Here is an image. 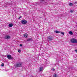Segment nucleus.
<instances>
[{
  "label": "nucleus",
  "instance_id": "f03ea898",
  "mask_svg": "<svg viewBox=\"0 0 77 77\" xmlns=\"http://www.w3.org/2000/svg\"><path fill=\"white\" fill-rule=\"evenodd\" d=\"M71 42H72V43H73V44H77V39L75 38H72L71 40Z\"/></svg>",
  "mask_w": 77,
  "mask_h": 77
},
{
  "label": "nucleus",
  "instance_id": "20e7f679",
  "mask_svg": "<svg viewBox=\"0 0 77 77\" xmlns=\"http://www.w3.org/2000/svg\"><path fill=\"white\" fill-rule=\"evenodd\" d=\"M47 40L49 42L50 41H52L53 40V36H49L48 37Z\"/></svg>",
  "mask_w": 77,
  "mask_h": 77
},
{
  "label": "nucleus",
  "instance_id": "4468645a",
  "mask_svg": "<svg viewBox=\"0 0 77 77\" xmlns=\"http://www.w3.org/2000/svg\"><path fill=\"white\" fill-rule=\"evenodd\" d=\"M69 34L70 35H73V33H72V31H69Z\"/></svg>",
  "mask_w": 77,
  "mask_h": 77
},
{
  "label": "nucleus",
  "instance_id": "f8f14e48",
  "mask_svg": "<svg viewBox=\"0 0 77 77\" xmlns=\"http://www.w3.org/2000/svg\"><path fill=\"white\" fill-rule=\"evenodd\" d=\"M32 38H29L27 39V41H32Z\"/></svg>",
  "mask_w": 77,
  "mask_h": 77
},
{
  "label": "nucleus",
  "instance_id": "412c9836",
  "mask_svg": "<svg viewBox=\"0 0 77 77\" xmlns=\"http://www.w3.org/2000/svg\"><path fill=\"white\" fill-rule=\"evenodd\" d=\"M22 16H20V17H19L18 19H20V18H22Z\"/></svg>",
  "mask_w": 77,
  "mask_h": 77
},
{
  "label": "nucleus",
  "instance_id": "0eeeda50",
  "mask_svg": "<svg viewBox=\"0 0 77 77\" xmlns=\"http://www.w3.org/2000/svg\"><path fill=\"white\" fill-rule=\"evenodd\" d=\"M10 38H11V37L10 36L7 35H5V36L4 38L6 39H10Z\"/></svg>",
  "mask_w": 77,
  "mask_h": 77
},
{
  "label": "nucleus",
  "instance_id": "f3484780",
  "mask_svg": "<svg viewBox=\"0 0 77 77\" xmlns=\"http://www.w3.org/2000/svg\"><path fill=\"white\" fill-rule=\"evenodd\" d=\"M54 77H57V75L56 74H55L53 76Z\"/></svg>",
  "mask_w": 77,
  "mask_h": 77
},
{
  "label": "nucleus",
  "instance_id": "9b49d317",
  "mask_svg": "<svg viewBox=\"0 0 77 77\" xmlns=\"http://www.w3.org/2000/svg\"><path fill=\"white\" fill-rule=\"evenodd\" d=\"M70 12L71 13H73V12H75V10H70Z\"/></svg>",
  "mask_w": 77,
  "mask_h": 77
},
{
  "label": "nucleus",
  "instance_id": "dca6fc26",
  "mask_svg": "<svg viewBox=\"0 0 77 77\" xmlns=\"http://www.w3.org/2000/svg\"><path fill=\"white\" fill-rule=\"evenodd\" d=\"M69 5L70 6H72V5H73V4L72 3H70L69 4Z\"/></svg>",
  "mask_w": 77,
  "mask_h": 77
},
{
  "label": "nucleus",
  "instance_id": "aec40b11",
  "mask_svg": "<svg viewBox=\"0 0 77 77\" xmlns=\"http://www.w3.org/2000/svg\"><path fill=\"white\" fill-rule=\"evenodd\" d=\"M61 34H62V35H64V32H61Z\"/></svg>",
  "mask_w": 77,
  "mask_h": 77
},
{
  "label": "nucleus",
  "instance_id": "6ab92c4d",
  "mask_svg": "<svg viewBox=\"0 0 77 77\" xmlns=\"http://www.w3.org/2000/svg\"><path fill=\"white\" fill-rule=\"evenodd\" d=\"M4 63H2L1 65L2 66H4Z\"/></svg>",
  "mask_w": 77,
  "mask_h": 77
},
{
  "label": "nucleus",
  "instance_id": "f257e3e1",
  "mask_svg": "<svg viewBox=\"0 0 77 77\" xmlns=\"http://www.w3.org/2000/svg\"><path fill=\"white\" fill-rule=\"evenodd\" d=\"M22 63L21 62H18L14 65L16 67H21Z\"/></svg>",
  "mask_w": 77,
  "mask_h": 77
},
{
  "label": "nucleus",
  "instance_id": "ddd939ff",
  "mask_svg": "<svg viewBox=\"0 0 77 77\" xmlns=\"http://www.w3.org/2000/svg\"><path fill=\"white\" fill-rule=\"evenodd\" d=\"M24 36L25 38H27V34H25L24 35Z\"/></svg>",
  "mask_w": 77,
  "mask_h": 77
},
{
  "label": "nucleus",
  "instance_id": "6e6552de",
  "mask_svg": "<svg viewBox=\"0 0 77 77\" xmlns=\"http://www.w3.org/2000/svg\"><path fill=\"white\" fill-rule=\"evenodd\" d=\"M8 26L9 27H12V26H13V24H12V23L9 24L8 25Z\"/></svg>",
  "mask_w": 77,
  "mask_h": 77
},
{
  "label": "nucleus",
  "instance_id": "2eb2a0df",
  "mask_svg": "<svg viewBox=\"0 0 77 77\" xmlns=\"http://www.w3.org/2000/svg\"><path fill=\"white\" fill-rule=\"evenodd\" d=\"M39 2L41 3V4H42V3H43L44 1V0H40Z\"/></svg>",
  "mask_w": 77,
  "mask_h": 77
},
{
  "label": "nucleus",
  "instance_id": "b1692460",
  "mask_svg": "<svg viewBox=\"0 0 77 77\" xmlns=\"http://www.w3.org/2000/svg\"><path fill=\"white\" fill-rule=\"evenodd\" d=\"M75 51L76 53H77V49L75 50Z\"/></svg>",
  "mask_w": 77,
  "mask_h": 77
},
{
  "label": "nucleus",
  "instance_id": "a878e982",
  "mask_svg": "<svg viewBox=\"0 0 77 77\" xmlns=\"http://www.w3.org/2000/svg\"><path fill=\"white\" fill-rule=\"evenodd\" d=\"M45 3H44V4L45 5H47V2H45Z\"/></svg>",
  "mask_w": 77,
  "mask_h": 77
},
{
  "label": "nucleus",
  "instance_id": "9d476101",
  "mask_svg": "<svg viewBox=\"0 0 77 77\" xmlns=\"http://www.w3.org/2000/svg\"><path fill=\"white\" fill-rule=\"evenodd\" d=\"M42 69H43V67H41L39 69L40 71H42Z\"/></svg>",
  "mask_w": 77,
  "mask_h": 77
},
{
  "label": "nucleus",
  "instance_id": "7ed1b4c3",
  "mask_svg": "<svg viewBox=\"0 0 77 77\" xmlns=\"http://www.w3.org/2000/svg\"><path fill=\"white\" fill-rule=\"evenodd\" d=\"M21 23L22 24H26L27 23V21L25 20H23L21 21Z\"/></svg>",
  "mask_w": 77,
  "mask_h": 77
},
{
  "label": "nucleus",
  "instance_id": "4be33fe9",
  "mask_svg": "<svg viewBox=\"0 0 77 77\" xmlns=\"http://www.w3.org/2000/svg\"><path fill=\"white\" fill-rule=\"evenodd\" d=\"M55 70V69H54V68L52 69V71H54Z\"/></svg>",
  "mask_w": 77,
  "mask_h": 77
},
{
  "label": "nucleus",
  "instance_id": "a211bd4d",
  "mask_svg": "<svg viewBox=\"0 0 77 77\" xmlns=\"http://www.w3.org/2000/svg\"><path fill=\"white\" fill-rule=\"evenodd\" d=\"M18 52H19V53H20V52L21 51V50L19 49L18 50Z\"/></svg>",
  "mask_w": 77,
  "mask_h": 77
},
{
  "label": "nucleus",
  "instance_id": "1a4fd4ad",
  "mask_svg": "<svg viewBox=\"0 0 77 77\" xmlns=\"http://www.w3.org/2000/svg\"><path fill=\"white\" fill-rule=\"evenodd\" d=\"M54 32L56 33H60V32L59 31H55Z\"/></svg>",
  "mask_w": 77,
  "mask_h": 77
},
{
  "label": "nucleus",
  "instance_id": "393cba45",
  "mask_svg": "<svg viewBox=\"0 0 77 77\" xmlns=\"http://www.w3.org/2000/svg\"><path fill=\"white\" fill-rule=\"evenodd\" d=\"M77 2H75L74 3V4H77Z\"/></svg>",
  "mask_w": 77,
  "mask_h": 77
},
{
  "label": "nucleus",
  "instance_id": "423d86ee",
  "mask_svg": "<svg viewBox=\"0 0 77 77\" xmlns=\"http://www.w3.org/2000/svg\"><path fill=\"white\" fill-rule=\"evenodd\" d=\"M7 58L8 59H13V57H11V55H7Z\"/></svg>",
  "mask_w": 77,
  "mask_h": 77
},
{
  "label": "nucleus",
  "instance_id": "39448f33",
  "mask_svg": "<svg viewBox=\"0 0 77 77\" xmlns=\"http://www.w3.org/2000/svg\"><path fill=\"white\" fill-rule=\"evenodd\" d=\"M41 5V3L40 2H35L33 4V5L35 6H37V5Z\"/></svg>",
  "mask_w": 77,
  "mask_h": 77
},
{
  "label": "nucleus",
  "instance_id": "5701e85b",
  "mask_svg": "<svg viewBox=\"0 0 77 77\" xmlns=\"http://www.w3.org/2000/svg\"><path fill=\"white\" fill-rule=\"evenodd\" d=\"M20 47H22L23 46V45L20 44Z\"/></svg>",
  "mask_w": 77,
  "mask_h": 77
}]
</instances>
